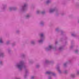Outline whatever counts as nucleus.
<instances>
[{
	"label": "nucleus",
	"mask_w": 79,
	"mask_h": 79,
	"mask_svg": "<svg viewBox=\"0 0 79 79\" xmlns=\"http://www.w3.org/2000/svg\"><path fill=\"white\" fill-rule=\"evenodd\" d=\"M22 65H18V68H21Z\"/></svg>",
	"instance_id": "nucleus-1"
},
{
	"label": "nucleus",
	"mask_w": 79,
	"mask_h": 79,
	"mask_svg": "<svg viewBox=\"0 0 79 79\" xmlns=\"http://www.w3.org/2000/svg\"><path fill=\"white\" fill-rule=\"evenodd\" d=\"M50 72H47L46 73V74H50Z\"/></svg>",
	"instance_id": "nucleus-2"
},
{
	"label": "nucleus",
	"mask_w": 79,
	"mask_h": 79,
	"mask_svg": "<svg viewBox=\"0 0 79 79\" xmlns=\"http://www.w3.org/2000/svg\"><path fill=\"white\" fill-rule=\"evenodd\" d=\"M41 37H43L44 36V35L43 34H41L40 35Z\"/></svg>",
	"instance_id": "nucleus-3"
},
{
	"label": "nucleus",
	"mask_w": 79,
	"mask_h": 79,
	"mask_svg": "<svg viewBox=\"0 0 79 79\" xmlns=\"http://www.w3.org/2000/svg\"><path fill=\"white\" fill-rule=\"evenodd\" d=\"M2 43V39H0V43Z\"/></svg>",
	"instance_id": "nucleus-4"
},
{
	"label": "nucleus",
	"mask_w": 79,
	"mask_h": 79,
	"mask_svg": "<svg viewBox=\"0 0 79 79\" xmlns=\"http://www.w3.org/2000/svg\"><path fill=\"white\" fill-rule=\"evenodd\" d=\"M49 48H52V46H51V45L49 46Z\"/></svg>",
	"instance_id": "nucleus-5"
},
{
	"label": "nucleus",
	"mask_w": 79,
	"mask_h": 79,
	"mask_svg": "<svg viewBox=\"0 0 79 79\" xmlns=\"http://www.w3.org/2000/svg\"><path fill=\"white\" fill-rule=\"evenodd\" d=\"M53 11V10H51L50 11V12H52V11Z\"/></svg>",
	"instance_id": "nucleus-6"
},
{
	"label": "nucleus",
	"mask_w": 79,
	"mask_h": 79,
	"mask_svg": "<svg viewBox=\"0 0 79 79\" xmlns=\"http://www.w3.org/2000/svg\"><path fill=\"white\" fill-rule=\"evenodd\" d=\"M49 1H47V3H49Z\"/></svg>",
	"instance_id": "nucleus-7"
},
{
	"label": "nucleus",
	"mask_w": 79,
	"mask_h": 79,
	"mask_svg": "<svg viewBox=\"0 0 79 79\" xmlns=\"http://www.w3.org/2000/svg\"><path fill=\"white\" fill-rule=\"evenodd\" d=\"M31 78L32 79H33V78H34V77H32Z\"/></svg>",
	"instance_id": "nucleus-8"
},
{
	"label": "nucleus",
	"mask_w": 79,
	"mask_h": 79,
	"mask_svg": "<svg viewBox=\"0 0 79 79\" xmlns=\"http://www.w3.org/2000/svg\"><path fill=\"white\" fill-rule=\"evenodd\" d=\"M75 52L76 53L77 52V51H75Z\"/></svg>",
	"instance_id": "nucleus-9"
},
{
	"label": "nucleus",
	"mask_w": 79,
	"mask_h": 79,
	"mask_svg": "<svg viewBox=\"0 0 79 79\" xmlns=\"http://www.w3.org/2000/svg\"><path fill=\"white\" fill-rule=\"evenodd\" d=\"M42 42V41H39V42Z\"/></svg>",
	"instance_id": "nucleus-10"
},
{
	"label": "nucleus",
	"mask_w": 79,
	"mask_h": 79,
	"mask_svg": "<svg viewBox=\"0 0 79 79\" xmlns=\"http://www.w3.org/2000/svg\"><path fill=\"white\" fill-rule=\"evenodd\" d=\"M28 16H28V15H27V17H28Z\"/></svg>",
	"instance_id": "nucleus-11"
},
{
	"label": "nucleus",
	"mask_w": 79,
	"mask_h": 79,
	"mask_svg": "<svg viewBox=\"0 0 79 79\" xmlns=\"http://www.w3.org/2000/svg\"><path fill=\"white\" fill-rule=\"evenodd\" d=\"M72 35H73V34H72Z\"/></svg>",
	"instance_id": "nucleus-12"
},
{
	"label": "nucleus",
	"mask_w": 79,
	"mask_h": 79,
	"mask_svg": "<svg viewBox=\"0 0 79 79\" xmlns=\"http://www.w3.org/2000/svg\"><path fill=\"white\" fill-rule=\"evenodd\" d=\"M42 13H43V12H42Z\"/></svg>",
	"instance_id": "nucleus-13"
}]
</instances>
